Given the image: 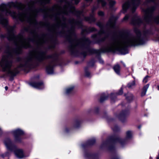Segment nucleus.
Returning a JSON list of instances; mask_svg holds the SVG:
<instances>
[{
    "instance_id": "9b49d317",
    "label": "nucleus",
    "mask_w": 159,
    "mask_h": 159,
    "mask_svg": "<svg viewBox=\"0 0 159 159\" xmlns=\"http://www.w3.org/2000/svg\"><path fill=\"white\" fill-rule=\"evenodd\" d=\"M30 85L32 87L39 89H41L44 88L43 84L42 82H33L30 83Z\"/></svg>"
},
{
    "instance_id": "4468645a",
    "label": "nucleus",
    "mask_w": 159,
    "mask_h": 159,
    "mask_svg": "<svg viewBox=\"0 0 159 159\" xmlns=\"http://www.w3.org/2000/svg\"><path fill=\"white\" fill-rule=\"evenodd\" d=\"M108 97L109 95L107 93H102L101 95L100 99V102H103L104 101L106 100Z\"/></svg>"
},
{
    "instance_id": "423d86ee",
    "label": "nucleus",
    "mask_w": 159,
    "mask_h": 159,
    "mask_svg": "<svg viewBox=\"0 0 159 159\" xmlns=\"http://www.w3.org/2000/svg\"><path fill=\"white\" fill-rule=\"evenodd\" d=\"M140 3V0H129V2H126L122 6V12L125 13L128 9H130L133 13Z\"/></svg>"
},
{
    "instance_id": "c756f323",
    "label": "nucleus",
    "mask_w": 159,
    "mask_h": 159,
    "mask_svg": "<svg viewBox=\"0 0 159 159\" xmlns=\"http://www.w3.org/2000/svg\"><path fill=\"white\" fill-rule=\"evenodd\" d=\"M98 14L99 16H103L104 15V13L102 11H100L98 12Z\"/></svg>"
},
{
    "instance_id": "a19ab883",
    "label": "nucleus",
    "mask_w": 159,
    "mask_h": 159,
    "mask_svg": "<svg viewBox=\"0 0 159 159\" xmlns=\"http://www.w3.org/2000/svg\"><path fill=\"white\" fill-rule=\"evenodd\" d=\"M106 143H104L102 144V145H104L105 144H106Z\"/></svg>"
},
{
    "instance_id": "0eeeda50",
    "label": "nucleus",
    "mask_w": 159,
    "mask_h": 159,
    "mask_svg": "<svg viewBox=\"0 0 159 159\" xmlns=\"http://www.w3.org/2000/svg\"><path fill=\"white\" fill-rule=\"evenodd\" d=\"M132 137V133L130 131H127L126 133V136L125 139H122L119 137H117L114 140V142L116 143H119L121 146L125 144L126 142L130 139Z\"/></svg>"
},
{
    "instance_id": "f03ea898",
    "label": "nucleus",
    "mask_w": 159,
    "mask_h": 159,
    "mask_svg": "<svg viewBox=\"0 0 159 159\" xmlns=\"http://www.w3.org/2000/svg\"><path fill=\"white\" fill-rule=\"evenodd\" d=\"M136 35L123 33L116 37L109 40L106 45L102 47L100 52H115L118 51L122 54L127 52L126 47L128 46H136L144 44L146 41L145 34L141 33L137 29H134Z\"/></svg>"
},
{
    "instance_id": "ea45409f",
    "label": "nucleus",
    "mask_w": 159,
    "mask_h": 159,
    "mask_svg": "<svg viewBox=\"0 0 159 159\" xmlns=\"http://www.w3.org/2000/svg\"><path fill=\"white\" fill-rule=\"evenodd\" d=\"M157 88H158V90H159V86H157Z\"/></svg>"
},
{
    "instance_id": "f257e3e1",
    "label": "nucleus",
    "mask_w": 159,
    "mask_h": 159,
    "mask_svg": "<svg viewBox=\"0 0 159 159\" xmlns=\"http://www.w3.org/2000/svg\"><path fill=\"white\" fill-rule=\"evenodd\" d=\"M64 3L63 7L56 5L52 8L43 7L39 9L34 7V2L29 4L26 9L25 5L18 2L0 5V24L7 27V38L16 46L14 49L8 48L0 62L2 70L7 76L11 79L18 73L19 68L29 67L34 60L40 61L46 59L52 61L47 66V71L49 74L53 73L54 62L57 58V54L55 53L47 56L45 52L38 49L31 52L25 64H21L18 67H12L13 60L15 55L20 53L21 48L30 47V41L35 43L38 46L46 44L48 48L55 47L53 41L48 35L43 34L39 35L36 33V29L43 25L42 22L38 23L36 20L38 13L42 12L55 20L56 23L52 26L50 30L56 36L65 37L70 43L69 49L71 52V19L69 20V27L64 16L71 13V3Z\"/></svg>"
},
{
    "instance_id": "412c9836",
    "label": "nucleus",
    "mask_w": 159,
    "mask_h": 159,
    "mask_svg": "<svg viewBox=\"0 0 159 159\" xmlns=\"http://www.w3.org/2000/svg\"><path fill=\"white\" fill-rule=\"evenodd\" d=\"M136 85L135 82L134 80H133L131 82H129L127 84V87L129 89L133 88Z\"/></svg>"
},
{
    "instance_id": "5701e85b",
    "label": "nucleus",
    "mask_w": 159,
    "mask_h": 159,
    "mask_svg": "<svg viewBox=\"0 0 159 159\" xmlns=\"http://www.w3.org/2000/svg\"><path fill=\"white\" fill-rule=\"evenodd\" d=\"M81 122L80 121L77 120L74 124V127L75 128H78L80 125Z\"/></svg>"
},
{
    "instance_id": "4be33fe9",
    "label": "nucleus",
    "mask_w": 159,
    "mask_h": 159,
    "mask_svg": "<svg viewBox=\"0 0 159 159\" xmlns=\"http://www.w3.org/2000/svg\"><path fill=\"white\" fill-rule=\"evenodd\" d=\"M96 30L94 27H89L85 29L84 31L89 32L94 31Z\"/></svg>"
},
{
    "instance_id": "7c9ffc66",
    "label": "nucleus",
    "mask_w": 159,
    "mask_h": 159,
    "mask_svg": "<svg viewBox=\"0 0 159 159\" xmlns=\"http://www.w3.org/2000/svg\"><path fill=\"white\" fill-rule=\"evenodd\" d=\"M85 75L87 77H89L90 75V73L89 71H86L85 72Z\"/></svg>"
},
{
    "instance_id": "e433bc0d",
    "label": "nucleus",
    "mask_w": 159,
    "mask_h": 159,
    "mask_svg": "<svg viewBox=\"0 0 159 159\" xmlns=\"http://www.w3.org/2000/svg\"><path fill=\"white\" fill-rule=\"evenodd\" d=\"M8 88V87L7 86H6L5 87V89L6 90H7Z\"/></svg>"
},
{
    "instance_id": "79ce46f5",
    "label": "nucleus",
    "mask_w": 159,
    "mask_h": 159,
    "mask_svg": "<svg viewBox=\"0 0 159 159\" xmlns=\"http://www.w3.org/2000/svg\"><path fill=\"white\" fill-rule=\"evenodd\" d=\"M123 65L124 66H125V64H124V63H123Z\"/></svg>"
},
{
    "instance_id": "f3484780",
    "label": "nucleus",
    "mask_w": 159,
    "mask_h": 159,
    "mask_svg": "<svg viewBox=\"0 0 159 159\" xmlns=\"http://www.w3.org/2000/svg\"><path fill=\"white\" fill-rule=\"evenodd\" d=\"M113 69L115 72L118 75L120 74V67L119 65L116 64L115 65Z\"/></svg>"
},
{
    "instance_id": "c85d7f7f",
    "label": "nucleus",
    "mask_w": 159,
    "mask_h": 159,
    "mask_svg": "<svg viewBox=\"0 0 159 159\" xmlns=\"http://www.w3.org/2000/svg\"><path fill=\"white\" fill-rule=\"evenodd\" d=\"M8 152H6L4 154H3L1 155V156L2 158H4L8 156Z\"/></svg>"
},
{
    "instance_id": "1a4fd4ad",
    "label": "nucleus",
    "mask_w": 159,
    "mask_h": 159,
    "mask_svg": "<svg viewBox=\"0 0 159 159\" xmlns=\"http://www.w3.org/2000/svg\"><path fill=\"white\" fill-rule=\"evenodd\" d=\"M129 114L128 110H124L120 114L117 116V117L122 122H124L125 120V116Z\"/></svg>"
},
{
    "instance_id": "c9c22d12",
    "label": "nucleus",
    "mask_w": 159,
    "mask_h": 159,
    "mask_svg": "<svg viewBox=\"0 0 159 159\" xmlns=\"http://www.w3.org/2000/svg\"><path fill=\"white\" fill-rule=\"evenodd\" d=\"M2 131L1 129L0 128V134H2Z\"/></svg>"
},
{
    "instance_id": "39448f33",
    "label": "nucleus",
    "mask_w": 159,
    "mask_h": 159,
    "mask_svg": "<svg viewBox=\"0 0 159 159\" xmlns=\"http://www.w3.org/2000/svg\"><path fill=\"white\" fill-rule=\"evenodd\" d=\"M4 143L7 149L11 152L13 151L18 158H22L27 157L24 154L22 149L16 148V146L12 143L10 139H5Z\"/></svg>"
},
{
    "instance_id": "6ab92c4d",
    "label": "nucleus",
    "mask_w": 159,
    "mask_h": 159,
    "mask_svg": "<svg viewBox=\"0 0 159 159\" xmlns=\"http://www.w3.org/2000/svg\"><path fill=\"white\" fill-rule=\"evenodd\" d=\"M98 3L101 4L103 8L104 9H107V8L106 7L107 3L104 0H98Z\"/></svg>"
},
{
    "instance_id": "bb28decb",
    "label": "nucleus",
    "mask_w": 159,
    "mask_h": 159,
    "mask_svg": "<svg viewBox=\"0 0 159 159\" xmlns=\"http://www.w3.org/2000/svg\"><path fill=\"white\" fill-rule=\"evenodd\" d=\"M149 78V76L148 75L145 76L143 80V82L144 83H146L148 82Z\"/></svg>"
},
{
    "instance_id": "dca6fc26",
    "label": "nucleus",
    "mask_w": 159,
    "mask_h": 159,
    "mask_svg": "<svg viewBox=\"0 0 159 159\" xmlns=\"http://www.w3.org/2000/svg\"><path fill=\"white\" fill-rule=\"evenodd\" d=\"M149 84H148L143 87V88L141 93V96L143 97L145 95L147 90L149 87Z\"/></svg>"
},
{
    "instance_id": "2eb2a0df",
    "label": "nucleus",
    "mask_w": 159,
    "mask_h": 159,
    "mask_svg": "<svg viewBox=\"0 0 159 159\" xmlns=\"http://www.w3.org/2000/svg\"><path fill=\"white\" fill-rule=\"evenodd\" d=\"M84 20L90 23L95 22L96 20L93 15H91L89 17H85Z\"/></svg>"
},
{
    "instance_id": "a878e982",
    "label": "nucleus",
    "mask_w": 159,
    "mask_h": 159,
    "mask_svg": "<svg viewBox=\"0 0 159 159\" xmlns=\"http://www.w3.org/2000/svg\"><path fill=\"white\" fill-rule=\"evenodd\" d=\"M156 0H146L145 2L144 3V6H147L148 4V3L152 2H153L155 1Z\"/></svg>"
},
{
    "instance_id": "72a5a7b5",
    "label": "nucleus",
    "mask_w": 159,
    "mask_h": 159,
    "mask_svg": "<svg viewBox=\"0 0 159 159\" xmlns=\"http://www.w3.org/2000/svg\"><path fill=\"white\" fill-rule=\"evenodd\" d=\"M119 129V128L117 126H115L113 128V129L114 131H116Z\"/></svg>"
},
{
    "instance_id": "20e7f679",
    "label": "nucleus",
    "mask_w": 159,
    "mask_h": 159,
    "mask_svg": "<svg viewBox=\"0 0 159 159\" xmlns=\"http://www.w3.org/2000/svg\"><path fill=\"white\" fill-rule=\"evenodd\" d=\"M156 6H153L146 9H143L144 12V17L143 21H142L138 17L135 16L132 17L131 23L135 26H139L142 23H148L154 20L157 23L159 22V15L155 18H153L152 15Z\"/></svg>"
},
{
    "instance_id": "aec40b11",
    "label": "nucleus",
    "mask_w": 159,
    "mask_h": 159,
    "mask_svg": "<svg viewBox=\"0 0 159 159\" xmlns=\"http://www.w3.org/2000/svg\"><path fill=\"white\" fill-rule=\"evenodd\" d=\"M50 0H37V2L39 3L41 5L48 3Z\"/></svg>"
},
{
    "instance_id": "f8f14e48",
    "label": "nucleus",
    "mask_w": 159,
    "mask_h": 159,
    "mask_svg": "<svg viewBox=\"0 0 159 159\" xmlns=\"http://www.w3.org/2000/svg\"><path fill=\"white\" fill-rule=\"evenodd\" d=\"M95 142V140L94 139H89L85 143V144H83L82 145V147L84 148L85 146H88L89 145H91L94 144Z\"/></svg>"
},
{
    "instance_id": "473e14b6",
    "label": "nucleus",
    "mask_w": 159,
    "mask_h": 159,
    "mask_svg": "<svg viewBox=\"0 0 159 159\" xmlns=\"http://www.w3.org/2000/svg\"><path fill=\"white\" fill-rule=\"evenodd\" d=\"M98 7H99V6H98L97 7H95V6H94L93 7V8L92 9V13H93V11L95 10L96 9H97L98 8Z\"/></svg>"
},
{
    "instance_id": "cd10ccee",
    "label": "nucleus",
    "mask_w": 159,
    "mask_h": 159,
    "mask_svg": "<svg viewBox=\"0 0 159 159\" xmlns=\"http://www.w3.org/2000/svg\"><path fill=\"white\" fill-rule=\"evenodd\" d=\"M122 108L123 109H127V108H129V107H127V106H128V104H122L121 105Z\"/></svg>"
},
{
    "instance_id": "c03bdc74",
    "label": "nucleus",
    "mask_w": 159,
    "mask_h": 159,
    "mask_svg": "<svg viewBox=\"0 0 159 159\" xmlns=\"http://www.w3.org/2000/svg\"><path fill=\"white\" fill-rule=\"evenodd\" d=\"M121 63H123V62H122V61H121Z\"/></svg>"
},
{
    "instance_id": "f704fd0d",
    "label": "nucleus",
    "mask_w": 159,
    "mask_h": 159,
    "mask_svg": "<svg viewBox=\"0 0 159 159\" xmlns=\"http://www.w3.org/2000/svg\"><path fill=\"white\" fill-rule=\"evenodd\" d=\"M99 62L101 63H103V61L101 59H99Z\"/></svg>"
},
{
    "instance_id": "2f4dec72",
    "label": "nucleus",
    "mask_w": 159,
    "mask_h": 159,
    "mask_svg": "<svg viewBox=\"0 0 159 159\" xmlns=\"http://www.w3.org/2000/svg\"><path fill=\"white\" fill-rule=\"evenodd\" d=\"M70 130V128H66L65 129V132L66 133H67Z\"/></svg>"
},
{
    "instance_id": "9d476101",
    "label": "nucleus",
    "mask_w": 159,
    "mask_h": 159,
    "mask_svg": "<svg viewBox=\"0 0 159 159\" xmlns=\"http://www.w3.org/2000/svg\"><path fill=\"white\" fill-rule=\"evenodd\" d=\"M123 93V89L122 87H121L119 92L116 93H111L110 95V98L111 100V102H113L116 100V96L118 95H121Z\"/></svg>"
},
{
    "instance_id": "b1692460",
    "label": "nucleus",
    "mask_w": 159,
    "mask_h": 159,
    "mask_svg": "<svg viewBox=\"0 0 159 159\" xmlns=\"http://www.w3.org/2000/svg\"><path fill=\"white\" fill-rule=\"evenodd\" d=\"M109 3V5L110 7H112L116 4V2L112 0H109L108 1Z\"/></svg>"
},
{
    "instance_id": "a18cd8bd",
    "label": "nucleus",
    "mask_w": 159,
    "mask_h": 159,
    "mask_svg": "<svg viewBox=\"0 0 159 159\" xmlns=\"http://www.w3.org/2000/svg\"><path fill=\"white\" fill-rule=\"evenodd\" d=\"M107 1H109V0H107Z\"/></svg>"
},
{
    "instance_id": "6e6552de",
    "label": "nucleus",
    "mask_w": 159,
    "mask_h": 159,
    "mask_svg": "<svg viewBox=\"0 0 159 159\" xmlns=\"http://www.w3.org/2000/svg\"><path fill=\"white\" fill-rule=\"evenodd\" d=\"M12 133L14 136L15 142H21L22 139L20 136L24 134V132L23 131L18 129L12 131Z\"/></svg>"
},
{
    "instance_id": "7ed1b4c3",
    "label": "nucleus",
    "mask_w": 159,
    "mask_h": 159,
    "mask_svg": "<svg viewBox=\"0 0 159 159\" xmlns=\"http://www.w3.org/2000/svg\"><path fill=\"white\" fill-rule=\"evenodd\" d=\"M116 17L111 16L107 22L106 27H104L102 23L98 22L97 25L100 28V30L97 34L92 35V37L99 42L104 41L111 35L112 32L111 29L114 28Z\"/></svg>"
},
{
    "instance_id": "ddd939ff",
    "label": "nucleus",
    "mask_w": 159,
    "mask_h": 159,
    "mask_svg": "<svg viewBox=\"0 0 159 159\" xmlns=\"http://www.w3.org/2000/svg\"><path fill=\"white\" fill-rule=\"evenodd\" d=\"M126 99L128 102H131L134 99V96L133 94L130 93H128L127 94L125 95Z\"/></svg>"
},
{
    "instance_id": "a211bd4d",
    "label": "nucleus",
    "mask_w": 159,
    "mask_h": 159,
    "mask_svg": "<svg viewBox=\"0 0 159 159\" xmlns=\"http://www.w3.org/2000/svg\"><path fill=\"white\" fill-rule=\"evenodd\" d=\"M74 88V86H71L67 88L66 89V94H69L71 93Z\"/></svg>"
},
{
    "instance_id": "37998d69",
    "label": "nucleus",
    "mask_w": 159,
    "mask_h": 159,
    "mask_svg": "<svg viewBox=\"0 0 159 159\" xmlns=\"http://www.w3.org/2000/svg\"><path fill=\"white\" fill-rule=\"evenodd\" d=\"M99 108H96V109H98Z\"/></svg>"
},
{
    "instance_id": "58836bf2",
    "label": "nucleus",
    "mask_w": 159,
    "mask_h": 159,
    "mask_svg": "<svg viewBox=\"0 0 159 159\" xmlns=\"http://www.w3.org/2000/svg\"><path fill=\"white\" fill-rule=\"evenodd\" d=\"M82 54H83L84 55H86V54H87V53H83Z\"/></svg>"
},
{
    "instance_id": "4c0bfd02",
    "label": "nucleus",
    "mask_w": 159,
    "mask_h": 159,
    "mask_svg": "<svg viewBox=\"0 0 159 159\" xmlns=\"http://www.w3.org/2000/svg\"><path fill=\"white\" fill-rule=\"evenodd\" d=\"M157 159H159V154H158V157H157Z\"/></svg>"
},
{
    "instance_id": "393cba45",
    "label": "nucleus",
    "mask_w": 159,
    "mask_h": 159,
    "mask_svg": "<svg viewBox=\"0 0 159 159\" xmlns=\"http://www.w3.org/2000/svg\"><path fill=\"white\" fill-rule=\"evenodd\" d=\"M131 16L130 14H128L125 15L122 20V21L127 20Z\"/></svg>"
}]
</instances>
